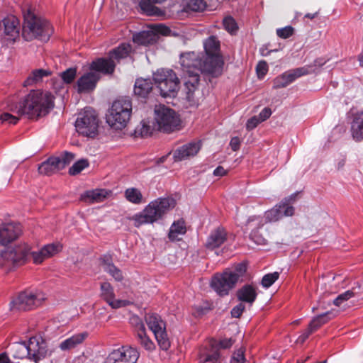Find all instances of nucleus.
<instances>
[{
	"label": "nucleus",
	"instance_id": "f257e3e1",
	"mask_svg": "<svg viewBox=\"0 0 363 363\" xmlns=\"http://www.w3.org/2000/svg\"><path fill=\"white\" fill-rule=\"evenodd\" d=\"M180 63L184 72L185 99L189 106H194L197 103L195 91L200 80L199 73H207L213 77L220 75L221 61L216 59L215 65H211L206 61L203 54L189 52L181 55Z\"/></svg>",
	"mask_w": 363,
	"mask_h": 363
},
{
	"label": "nucleus",
	"instance_id": "f03ea898",
	"mask_svg": "<svg viewBox=\"0 0 363 363\" xmlns=\"http://www.w3.org/2000/svg\"><path fill=\"white\" fill-rule=\"evenodd\" d=\"M54 96L48 91H30L25 99L10 110L18 116L38 119L45 116L54 106Z\"/></svg>",
	"mask_w": 363,
	"mask_h": 363
},
{
	"label": "nucleus",
	"instance_id": "7ed1b4c3",
	"mask_svg": "<svg viewBox=\"0 0 363 363\" xmlns=\"http://www.w3.org/2000/svg\"><path fill=\"white\" fill-rule=\"evenodd\" d=\"M22 13L24 18L23 38L27 41L34 38L48 40L53 33L50 23L47 20L37 16L33 5L28 2L23 6Z\"/></svg>",
	"mask_w": 363,
	"mask_h": 363
},
{
	"label": "nucleus",
	"instance_id": "20e7f679",
	"mask_svg": "<svg viewBox=\"0 0 363 363\" xmlns=\"http://www.w3.org/2000/svg\"><path fill=\"white\" fill-rule=\"evenodd\" d=\"M175 206L176 201L173 198H158L150 202L141 212L133 216L130 220L137 228L145 224H153L164 219Z\"/></svg>",
	"mask_w": 363,
	"mask_h": 363
},
{
	"label": "nucleus",
	"instance_id": "39448f33",
	"mask_svg": "<svg viewBox=\"0 0 363 363\" xmlns=\"http://www.w3.org/2000/svg\"><path fill=\"white\" fill-rule=\"evenodd\" d=\"M132 103L128 98L114 101L106 115V122L116 130L124 128L130 118Z\"/></svg>",
	"mask_w": 363,
	"mask_h": 363
},
{
	"label": "nucleus",
	"instance_id": "423d86ee",
	"mask_svg": "<svg viewBox=\"0 0 363 363\" xmlns=\"http://www.w3.org/2000/svg\"><path fill=\"white\" fill-rule=\"evenodd\" d=\"M30 257V246L22 242L0 252V265L9 269L27 263Z\"/></svg>",
	"mask_w": 363,
	"mask_h": 363
},
{
	"label": "nucleus",
	"instance_id": "0eeeda50",
	"mask_svg": "<svg viewBox=\"0 0 363 363\" xmlns=\"http://www.w3.org/2000/svg\"><path fill=\"white\" fill-rule=\"evenodd\" d=\"M153 79L164 97H174L179 89V79L172 69H158L153 74Z\"/></svg>",
	"mask_w": 363,
	"mask_h": 363
},
{
	"label": "nucleus",
	"instance_id": "6e6552de",
	"mask_svg": "<svg viewBox=\"0 0 363 363\" xmlns=\"http://www.w3.org/2000/svg\"><path fill=\"white\" fill-rule=\"evenodd\" d=\"M99 120L96 111L86 107L81 112L76 121L75 127L79 134L89 138H94L98 134Z\"/></svg>",
	"mask_w": 363,
	"mask_h": 363
},
{
	"label": "nucleus",
	"instance_id": "1a4fd4ad",
	"mask_svg": "<svg viewBox=\"0 0 363 363\" xmlns=\"http://www.w3.org/2000/svg\"><path fill=\"white\" fill-rule=\"evenodd\" d=\"M145 320L148 328L153 333L158 345L162 350H168L171 342L166 330V322L155 313H147Z\"/></svg>",
	"mask_w": 363,
	"mask_h": 363
},
{
	"label": "nucleus",
	"instance_id": "9d476101",
	"mask_svg": "<svg viewBox=\"0 0 363 363\" xmlns=\"http://www.w3.org/2000/svg\"><path fill=\"white\" fill-rule=\"evenodd\" d=\"M44 295L39 291L25 290L20 292L10 303L11 311H27L40 306Z\"/></svg>",
	"mask_w": 363,
	"mask_h": 363
},
{
	"label": "nucleus",
	"instance_id": "9b49d317",
	"mask_svg": "<svg viewBox=\"0 0 363 363\" xmlns=\"http://www.w3.org/2000/svg\"><path fill=\"white\" fill-rule=\"evenodd\" d=\"M155 119L158 129L164 133L173 132L180 125V120L175 111L164 105L155 106Z\"/></svg>",
	"mask_w": 363,
	"mask_h": 363
},
{
	"label": "nucleus",
	"instance_id": "f8f14e48",
	"mask_svg": "<svg viewBox=\"0 0 363 363\" xmlns=\"http://www.w3.org/2000/svg\"><path fill=\"white\" fill-rule=\"evenodd\" d=\"M20 21L13 15H8L0 19V35L7 44H13L19 38Z\"/></svg>",
	"mask_w": 363,
	"mask_h": 363
},
{
	"label": "nucleus",
	"instance_id": "ddd939ff",
	"mask_svg": "<svg viewBox=\"0 0 363 363\" xmlns=\"http://www.w3.org/2000/svg\"><path fill=\"white\" fill-rule=\"evenodd\" d=\"M236 278L231 274L230 269H225L223 273L215 274L211 281V288L220 296L228 295L229 291L236 285Z\"/></svg>",
	"mask_w": 363,
	"mask_h": 363
},
{
	"label": "nucleus",
	"instance_id": "4468645a",
	"mask_svg": "<svg viewBox=\"0 0 363 363\" xmlns=\"http://www.w3.org/2000/svg\"><path fill=\"white\" fill-rule=\"evenodd\" d=\"M139 356V352L135 348L123 346L113 350L104 363H136Z\"/></svg>",
	"mask_w": 363,
	"mask_h": 363
},
{
	"label": "nucleus",
	"instance_id": "2eb2a0df",
	"mask_svg": "<svg viewBox=\"0 0 363 363\" xmlns=\"http://www.w3.org/2000/svg\"><path fill=\"white\" fill-rule=\"evenodd\" d=\"M199 363H223V359L220 353L218 342L210 340L199 350Z\"/></svg>",
	"mask_w": 363,
	"mask_h": 363
},
{
	"label": "nucleus",
	"instance_id": "dca6fc26",
	"mask_svg": "<svg viewBox=\"0 0 363 363\" xmlns=\"http://www.w3.org/2000/svg\"><path fill=\"white\" fill-rule=\"evenodd\" d=\"M100 297L113 309L125 307L130 304L129 301L116 299L114 289L108 281L100 284Z\"/></svg>",
	"mask_w": 363,
	"mask_h": 363
},
{
	"label": "nucleus",
	"instance_id": "f3484780",
	"mask_svg": "<svg viewBox=\"0 0 363 363\" xmlns=\"http://www.w3.org/2000/svg\"><path fill=\"white\" fill-rule=\"evenodd\" d=\"M203 48L205 50L204 58L208 63L211 65H215V60L218 58L221 61L220 65V74L223 72V60L222 56L220 55V43L215 36H210L203 43Z\"/></svg>",
	"mask_w": 363,
	"mask_h": 363
},
{
	"label": "nucleus",
	"instance_id": "a211bd4d",
	"mask_svg": "<svg viewBox=\"0 0 363 363\" xmlns=\"http://www.w3.org/2000/svg\"><path fill=\"white\" fill-rule=\"evenodd\" d=\"M62 249V246L59 242L50 243L44 245L38 251H32L30 248V257L33 262L35 264H39L43 262L44 260L53 257Z\"/></svg>",
	"mask_w": 363,
	"mask_h": 363
},
{
	"label": "nucleus",
	"instance_id": "6ab92c4d",
	"mask_svg": "<svg viewBox=\"0 0 363 363\" xmlns=\"http://www.w3.org/2000/svg\"><path fill=\"white\" fill-rule=\"evenodd\" d=\"M22 233L19 223H7L0 225V243L6 245L17 239Z\"/></svg>",
	"mask_w": 363,
	"mask_h": 363
},
{
	"label": "nucleus",
	"instance_id": "aec40b11",
	"mask_svg": "<svg viewBox=\"0 0 363 363\" xmlns=\"http://www.w3.org/2000/svg\"><path fill=\"white\" fill-rule=\"evenodd\" d=\"M28 352L29 359L34 361L35 363L44 359L48 352L45 343L39 342L37 337H32L27 342Z\"/></svg>",
	"mask_w": 363,
	"mask_h": 363
},
{
	"label": "nucleus",
	"instance_id": "412c9836",
	"mask_svg": "<svg viewBox=\"0 0 363 363\" xmlns=\"http://www.w3.org/2000/svg\"><path fill=\"white\" fill-rule=\"evenodd\" d=\"M100 79L99 74L96 72H87L77 80V91L79 93L93 91Z\"/></svg>",
	"mask_w": 363,
	"mask_h": 363
},
{
	"label": "nucleus",
	"instance_id": "4be33fe9",
	"mask_svg": "<svg viewBox=\"0 0 363 363\" xmlns=\"http://www.w3.org/2000/svg\"><path fill=\"white\" fill-rule=\"evenodd\" d=\"M247 225L252 229L250 238L257 245H266V239L258 233V229L264 225V218L261 216H251L248 218Z\"/></svg>",
	"mask_w": 363,
	"mask_h": 363
},
{
	"label": "nucleus",
	"instance_id": "5701e85b",
	"mask_svg": "<svg viewBox=\"0 0 363 363\" xmlns=\"http://www.w3.org/2000/svg\"><path fill=\"white\" fill-rule=\"evenodd\" d=\"M116 67L115 62L108 56L107 58L101 57L94 60L90 65V69L104 74H111Z\"/></svg>",
	"mask_w": 363,
	"mask_h": 363
},
{
	"label": "nucleus",
	"instance_id": "b1692460",
	"mask_svg": "<svg viewBox=\"0 0 363 363\" xmlns=\"http://www.w3.org/2000/svg\"><path fill=\"white\" fill-rule=\"evenodd\" d=\"M200 150L199 143H189L177 148L173 155L175 161H182L194 156Z\"/></svg>",
	"mask_w": 363,
	"mask_h": 363
},
{
	"label": "nucleus",
	"instance_id": "393cba45",
	"mask_svg": "<svg viewBox=\"0 0 363 363\" xmlns=\"http://www.w3.org/2000/svg\"><path fill=\"white\" fill-rule=\"evenodd\" d=\"M227 240V233L222 228H218L213 230L208 235L206 247L209 250H214L221 246Z\"/></svg>",
	"mask_w": 363,
	"mask_h": 363
},
{
	"label": "nucleus",
	"instance_id": "a878e982",
	"mask_svg": "<svg viewBox=\"0 0 363 363\" xmlns=\"http://www.w3.org/2000/svg\"><path fill=\"white\" fill-rule=\"evenodd\" d=\"M257 288L252 284H245L237 291L236 296L241 302L249 303L250 306L255 301Z\"/></svg>",
	"mask_w": 363,
	"mask_h": 363
},
{
	"label": "nucleus",
	"instance_id": "bb28decb",
	"mask_svg": "<svg viewBox=\"0 0 363 363\" xmlns=\"http://www.w3.org/2000/svg\"><path fill=\"white\" fill-rule=\"evenodd\" d=\"M350 131L354 140H363V111L352 115Z\"/></svg>",
	"mask_w": 363,
	"mask_h": 363
},
{
	"label": "nucleus",
	"instance_id": "cd10ccee",
	"mask_svg": "<svg viewBox=\"0 0 363 363\" xmlns=\"http://www.w3.org/2000/svg\"><path fill=\"white\" fill-rule=\"evenodd\" d=\"M109 193L105 189H97L86 191L81 196V200L88 203H95L103 201Z\"/></svg>",
	"mask_w": 363,
	"mask_h": 363
},
{
	"label": "nucleus",
	"instance_id": "c85d7f7f",
	"mask_svg": "<svg viewBox=\"0 0 363 363\" xmlns=\"http://www.w3.org/2000/svg\"><path fill=\"white\" fill-rule=\"evenodd\" d=\"M157 35L153 30H143L135 33L133 36V41L141 45L154 44L157 40Z\"/></svg>",
	"mask_w": 363,
	"mask_h": 363
},
{
	"label": "nucleus",
	"instance_id": "c756f323",
	"mask_svg": "<svg viewBox=\"0 0 363 363\" xmlns=\"http://www.w3.org/2000/svg\"><path fill=\"white\" fill-rule=\"evenodd\" d=\"M87 337V332L75 334L61 342L59 347L63 351L71 350L82 343Z\"/></svg>",
	"mask_w": 363,
	"mask_h": 363
},
{
	"label": "nucleus",
	"instance_id": "7c9ffc66",
	"mask_svg": "<svg viewBox=\"0 0 363 363\" xmlns=\"http://www.w3.org/2000/svg\"><path fill=\"white\" fill-rule=\"evenodd\" d=\"M101 266L104 272L109 274L116 281H121L123 275L121 269L116 267L111 260V258L104 257L101 258Z\"/></svg>",
	"mask_w": 363,
	"mask_h": 363
},
{
	"label": "nucleus",
	"instance_id": "2f4dec72",
	"mask_svg": "<svg viewBox=\"0 0 363 363\" xmlns=\"http://www.w3.org/2000/svg\"><path fill=\"white\" fill-rule=\"evenodd\" d=\"M58 157H50L46 161L42 162L38 167L40 174L50 175L61 169Z\"/></svg>",
	"mask_w": 363,
	"mask_h": 363
},
{
	"label": "nucleus",
	"instance_id": "473e14b6",
	"mask_svg": "<svg viewBox=\"0 0 363 363\" xmlns=\"http://www.w3.org/2000/svg\"><path fill=\"white\" fill-rule=\"evenodd\" d=\"M152 89V83L149 79H138L134 86V93L135 95L145 98Z\"/></svg>",
	"mask_w": 363,
	"mask_h": 363
},
{
	"label": "nucleus",
	"instance_id": "72a5a7b5",
	"mask_svg": "<svg viewBox=\"0 0 363 363\" xmlns=\"http://www.w3.org/2000/svg\"><path fill=\"white\" fill-rule=\"evenodd\" d=\"M132 51V47L128 43H122L117 48L111 50L108 55L113 60L119 62L121 59L127 57Z\"/></svg>",
	"mask_w": 363,
	"mask_h": 363
},
{
	"label": "nucleus",
	"instance_id": "f704fd0d",
	"mask_svg": "<svg viewBox=\"0 0 363 363\" xmlns=\"http://www.w3.org/2000/svg\"><path fill=\"white\" fill-rule=\"evenodd\" d=\"M311 68V66H304L296 69H289L284 72L283 74L290 84L296 79L302 76H305L312 73L313 70L310 69Z\"/></svg>",
	"mask_w": 363,
	"mask_h": 363
},
{
	"label": "nucleus",
	"instance_id": "c9c22d12",
	"mask_svg": "<svg viewBox=\"0 0 363 363\" xmlns=\"http://www.w3.org/2000/svg\"><path fill=\"white\" fill-rule=\"evenodd\" d=\"M11 352L13 357L16 359H23L28 357L29 354L28 352L27 342H13L9 346Z\"/></svg>",
	"mask_w": 363,
	"mask_h": 363
},
{
	"label": "nucleus",
	"instance_id": "e433bc0d",
	"mask_svg": "<svg viewBox=\"0 0 363 363\" xmlns=\"http://www.w3.org/2000/svg\"><path fill=\"white\" fill-rule=\"evenodd\" d=\"M296 194H294L290 196L283 199L278 206L281 211L282 218L284 216H292L294 213V208L291 205L295 201Z\"/></svg>",
	"mask_w": 363,
	"mask_h": 363
},
{
	"label": "nucleus",
	"instance_id": "4c0bfd02",
	"mask_svg": "<svg viewBox=\"0 0 363 363\" xmlns=\"http://www.w3.org/2000/svg\"><path fill=\"white\" fill-rule=\"evenodd\" d=\"M124 196L128 201L133 204H140L145 202L141 191L135 187L128 188L124 192Z\"/></svg>",
	"mask_w": 363,
	"mask_h": 363
},
{
	"label": "nucleus",
	"instance_id": "58836bf2",
	"mask_svg": "<svg viewBox=\"0 0 363 363\" xmlns=\"http://www.w3.org/2000/svg\"><path fill=\"white\" fill-rule=\"evenodd\" d=\"M185 223L183 220L174 221L170 227L168 234L169 239L172 241L178 240L179 235H184L186 233Z\"/></svg>",
	"mask_w": 363,
	"mask_h": 363
},
{
	"label": "nucleus",
	"instance_id": "ea45409f",
	"mask_svg": "<svg viewBox=\"0 0 363 363\" xmlns=\"http://www.w3.org/2000/svg\"><path fill=\"white\" fill-rule=\"evenodd\" d=\"M335 317L334 313L332 311H328L319 315L315 317L309 323V326L315 332L323 325L328 323L330 320Z\"/></svg>",
	"mask_w": 363,
	"mask_h": 363
},
{
	"label": "nucleus",
	"instance_id": "a19ab883",
	"mask_svg": "<svg viewBox=\"0 0 363 363\" xmlns=\"http://www.w3.org/2000/svg\"><path fill=\"white\" fill-rule=\"evenodd\" d=\"M51 72L48 69H38L33 70L25 82L27 85H31L43 79V77L50 75Z\"/></svg>",
	"mask_w": 363,
	"mask_h": 363
},
{
	"label": "nucleus",
	"instance_id": "79ce46f5",
	"mask_svg": "<svg viewBox=\"0 0 363 363\" xmlns=\"http://www.w3.org/2000/svg\"><path fill=\"white\" fill-rule=\"evenodd\" d=\"M153 2L150 0H141L139 2V7L143 13L147 16H157L158 8L153 6Z\"/></svg>",
	"mask_w": 363,
	"mask_h": 363
},
{
	"label": "nucleus",
	"instance_id": "37998d69",
	"mask_svg": "<svg viewBox=\"0 0 363 363\" xmlns=\"http://www.w3.org/2000/svg\"><path fill=\"white\" fill-rule=\"evenodd\" d=\"M136 337L138 342L145 350L149 351L155 350V345L151 339L147 335L146 330L136 334Z\"/></svg>",
	"mask_w": 363,
	"mask_h": 363
},
{
	"label": "nucleus",
	"instance_id": "c03bdc74",
	"mask_svg": "<svg viewBox=\"0 0 363 363\" xmlns=\"http://www.w3.org/2000/svg\"><path fill=\"white\" fill-rule=\"evenodd\" d=\"M282 218L281 211L279 208L278 204L273 208L267 211L264 213V224L268 222H276Z\"/></svg>",
	"mask_w": 363,
	"mask_h": 363
},
{
	"label": "nucleus",
	"instance_id": "a18cd8bd",
	"mask_svg": "<svg viewBox=\"0 0 363 363\" xmlns=\"http://www.w3.org/2000/svg\"><path fill=\"white\" fill-rule=\"evenodd\" d=\"M184 6L193 11H201L206 7L203 0H182Z\"/></svg>",
	"mask_w": 363,
	"mask_h": 363
},
{
	"label": "nucleus",
	"instance_id": "49530a36",
	"mask_svg": "<svg viewBox=\"0 0 363 363\" xmlns=\"http://www.w3.org/2000/svg\"><path fill=\"white\" fill-rule=\"evenodd\" d=\"M89 162L86 159H81L73 164L69 169L70 175H77L85 168L88 167Z\"/></svg>",
	"mask_w": 363,
	"mask_h": 363
},
{
	"label": "nucleus",
	"instance_id": "de8ad7c7",
	"mask_svg": "<svg viewBox=\"0 0 363 363\" xmlns=\"http://www.w3.org/2000/svg\"><path fill=\"white\" fill-rule=\"evenodd\" d=\"M129 323L133 328L135 335L146 330L142 319L137 315H131Z\"/></svg>",
	"mask_w": 363,
	"mask_h": 363
},
{
	"label": "nucleus",
	"instance_id": "09e8293b",
	"mask_svg": "<svg viewBox=\"0 0 363 363\" xmlns=\"http://www.w3.org/2000/svg\"><path fill=\"white\" fill-rule=\"evenodd\" d=\"M59 160V164L61 169L65 167V166L69 164L74 159V155L69 152H64L60 156L57 157Z\"/></svg>",
	"mask_w": 363,
	"mask_h": 363
},
{
	"label": "nucleus",
	"instance_id": "8fccbe9b",
	"mask_svg": "<svg viewBox=\"0 0 363 363\" xmlns=\"http://www.w3.org/2000/svg\"><path fill=\"white\" fill-rule=\"evenodd\" d=\"M77 75V68L71 67L60 74L61 78L66 84H71Z\"/></svg>",
	"mask_w": 363,
	"mask_h": 363
},
{
	"label": "nucleus",
	"instance_id": "3c124183",
	"mask_svg": "<svg viewBox=\"0 0 363 363\" xmlns=\"http://www.w3.org/2000/svg\"><path fill=\"white\" fill-rule=\"evenodd\" d=\"M279 277L278 272L267 274L262 277L261 284L263 287L269 288L279 279Z\"/></svg>",
	"mask_w": 363,
	"mask_h": 363
},
{
	"label": "nucleus",
	"instance_id": "603ef678",
	"mask_svg": "<svg viewBox=\"0 0 363 363\" xmlns=\"http://www.w3.org/2000/svg\"><path fill=\"white\" fill-rule=\"evenodd\" d=\"M223 24L224 28L230 33H233L237 31L238 26L233 18L231 16L225 17L223 19Z\"/></svg>",
	"mask_w": 363,
	"mask_h": 363
},
{
	"label": "nucleus",
	"instance_id": "864d4df0",
	"mask_svg": "<svg viewBox=\"0 0 363 363\" xmlns=\"http://www.w3.org/2000/svg\"><path fill=\"white\" fill-rule=\"evenodd\" d=\"M152 127L147 124L145 121H142L140 125L137 127L135 133L141 135V137H147L152 134Z\"/></svg>",
	"mask_w": 363,
	"mask_h": 363
},
{
	"label": "nucleus",
	"instance_id": "5fc2aeb1",
	"mask_svg": "<svg viewBox=\"0 0 363 363\" xmlns=\"http://www.w3.org/2000/svg\"><path fill=\"white\" fill-rule=\"evenodd\" d=\"M246 271L247 265L243 262L238 264L233 271L230 270L231 274L236 278V283H238L239 279L244 275Z\"/></svg>",
	"mask_w": 363,
	"mask_h": 363
},
{
	"label": "nucleus",
	"instance_id": "6e6d98bb",
	"mask_svg": "<svg viewBox=\"0 0 363 363\" xmlns=\"http://www.w3.org/2000/svg\"><path fill=\"white\" fill-rule=\"evenodd\" d=\"M294 28L289 26L284 28H278L277 30V35L282 39H286L294 34Z\"/></svg>",
	"mask_w": 363,
	"mask_h": 363
},
{
	"label": "nucleus",
	"instance_id": "4d7b16f0",
	"mask_svg": "<svg viewBox=\"0 0 363 363\" xmlns=\"http://www.w3.org/2000/svg\"><path fill=\"white\" fill-rule=\"evenodd\" d=\"M289 84V82L285 78L284 74L277 77L273 81V88L280 89L287 86Z\"/></svg>",
	"mask_w": 363,
	"mask_h": 363
},
{
	"label": "nucleus",
	"instance_id": "13d9d810",
	"mask_svg": "<svg viewBox=\"0 0 363 363\" xmlns=\"http://www.w3.org/2000/svg\"><path fill=\"white\" fill-rule=\"evenodd\" d=\"M1 122H7L9 124H16L19 118L9 113H4L0 116Z\"/></svg>",
	"mask_w": 363,
	"mask_h": 363
},
{
	"label": "nucleus",
	"instance_id": "bf43d9fd",
	"mask_svg": "<svg viewBox=\"0 0 363 363\" xmlns=\"http://www.w3.org/2000/svg\"><path fill=\"white\" fill-rule=\"evenodd\" d=\"M245 309V306L243 303H240L234 306L231 310V315L233 318H240Z\"/></svg>",
	"mask_w": 363,
	"mask_h": 363
},
{
	"label": "nucleus",
	"instance_id": "052dcab7",
	"mask_svg": "<svg viewBox=\"0 0 363 363\" xmlns=\"http://www.w3.org/2000/svg\"><path fill=\"white\" fill-rule=\"evenodd\" d=\"M257 75L259 77H264L268 71V65L266 62L260 61L256 67Z\"/></svg>",
	"mask_w": 363,
	"mask_h": 363
},
{
	"label": "nucleus",
	"instance_id": "680f3d73",
	"mask_svg": "<svg viewBox=\"0 0 363 363\" xmlns=\"http://www.w3.org/2000/svg\"><path fill=\"white\" fill-rule=\"evenodd\" d=\"M313 333H314V331L308 325V328L306 329L302 333V334L299 335V337L297 339V342L301 343V344L303 343Z\"/></svg>",
	"mask_w": 363,
	"mask_h": 363
},
{
	"label": "nucleus",
	"instance_id": "e2e57ef3",
	"mask_svg": "<svg viewBox=\"0 0 363 363\" xmlns=\"http://www.w3.org/2000/svg\"><path fill=\"white\" fill-rule=\"evenodd\" d=\"M233 359L236 363H244L245 360L244 350L242 349H239L235 352L233 356Z\"/></svg>",
	"mask_w": 363,
	"mask_h": 363
},
{
	"label": "nucleus",
	"instance_id": "0e129e2a",
	"mask_svg": "<svg viewBox=\"0 0 363 363\" xmlns=\"http://www.w3.org/2000/svg\"><path fill=\"white\" fill-rule=\"evenodd\" d=\"M259 123H261L259 118L257 116H253L247 121L246 128L249 130H252L256 128Z\"/></svg>",
	"mask_w": 363,
	"mask_h": 363
},
{
	"label": "nucleus",
	"instance_id": "69168bd1",
	"mask_svg": "<svg viewBox=\"0 0 363 363\" xmlns=\"http://www.w3.org/2000/svg\"><path fill=\"white\" fill-rule=\"evenodd\" d=\"M233 343H234V340L232 338H227V339H223V340H220L219 342H218V345L219 346V349L220 348L228 349V348H230V347H232Z\"/></svg>",
	"mask_w": 363,
	"mask_h": 363
},
{
	"label": "nucleus",
	"instance_id": "338daca9",
	"mask_svg": "<svg viewBox=\"0 0 363 363\" xmlns=\"http://www.w3.org/2000/svg\"><path fill=\"white\" fill-rule=\"evenodd\" d=\"M357 293L354 291V289L348 290L341 294L339 295V299H342L344 301L349 300L350 298L354 297Z\"/></svg>",
	"mask_w": 363,
	"mask_h": 363
},
{
	"label": "nucleus",
	"instance_id": "774afa93",
	"mask_svg": "<svg viewBox=\"0 0 363 363\" xmlns=\"http://www.w3.org/2000/svg\"><path fill=\"white\" fill-rule=\"evenodd\" d=\"M272 114V111L269 108H264L259 113L258 118L261 121V122L266 121L267 118L270 117Z\"/></svg>",
	"mask_w": 363,
	"mask_h": 363
}]
</instances>
